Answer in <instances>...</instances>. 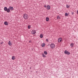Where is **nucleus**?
Masks as SVG:
<instances>
[{
	"instance_id": "nucleus-1",
	"label": "nucleus",
	"mask_w": 78,
	"mask_h": 78,
	"mask_svg": "<svg viewBox=\"0 0 78 78\" xmlns=\"http://www.w3.org/2000/svg\"><path fill=\"white\" fill-rule=\"evenodd\" d=\"M10 9L11 11H12L13 10V9H14V8L13 7H11V6H9V8L8 9L6 7H5L4 8V11H6L8 13L10 12Z\"/></svg>"
},
{
	"instance_id": "nucleus-2",
	"label": "nucleus",
	"mask_w": 78,
	"mask_h": 78,
	"mask_svg": "<svg viewBox=\"0 0 78 78\" xmlns=\"http://www.w3.org/2000/svg\"><path fill=\"white\" fill-rule=\"evenodd\" d=\"M23 17L24 18V19H28V15L26 13H25L23 15Z\"/></svg>"
},
{
	"instance_id": "nucleus-3",
	"label": "nucleus",
	"mask_w": 78,
	"mask_h": 78,
	"mask_svg": "<svg viewBox=\"0 0 78 78\" xmlns=\"http://www.w3.org/2000/svg\"><path fill=\"white\" fill-rule=\"evenodd\" d=\"M51 47V48H52V49H53L55 47V44L53 43H52L50 45Z\"/></svg>"
},
{
	"instance_id": "nucleus-4",
	"label": "nucleus",
	"mask_w": 78,
	"mask_h": 78,
	"mask_svg": "<svg viewBox=\"0 0 78 78\" xmlns=\"http://www.w3.org/2000/svg\"><path fill=\"white\" fill-rule=\"evenodd\" d=\"M31 33L32 34H34L36 33V32L35 30H33L31 31Z\"/></svg>"
},
{
	"instance_id": "nucleus-5",
	"label": "nucleus",
	"mask_w": 78,
	"mask_h": 78,
	"mask_svg": "<svg viewBox=\"0 0 78 78\" xmlns=\"http://www.w3.org/2000/svg\"><path fill=\"white\" fill-rule=\"evenodd\" d=\"M62 41V38H59L58 39V42H61Z\"/></svg>"
},
{
	"instance_id": "nucleus-6",
	"label": "nucleus",
	"mask_w": 78,
	"mask_h": 78,
	"mask_svg": "<svg viewBox=\"0 0 78 78\" xmlns=\"http://www.w3.org/2000/svg\"><path fill=\"white\" fill-rule=\"evenodd\" d=\"M4 24L5 25H8V23L7 21H5L4 23Z\"/></svg>"
},
{
	"instance_id": "nucleus-7",
	"label": "nucleus",
	"mask_w": 78,
	"mask_h": 78,
	"mask_svg": "<svg viewBox=\"0 0 78 78\" xmlns=\"http://www.w3.org/2000/svg\"><path fill=\"white\" fill-rule=\"evenodd\" d=\"M47 9H48V10H49V9H50V6L49 5H48L47 6Z\"/></svg>"
},
{
	"instance_id": "nucleus-8",
	"label": "nucleus",
	"mask_w": 78,
	"mask_h": 78,
	"mask_svg": "<svg viewBox=\"0 0 78 78\" xmlns=\"http://www.w3.org/2000/svg\"><path fill=\"white\" fill-rule=\"evenodd\" d=\"M8 44L9 45H10V46H11V45H12V44H11V41H9L8 43Z\"/></svg>"
},
{
	"instance_id": "nucleus-9",
	"label": "nucleus",
	"mask_w": 78,
	"mask_h": 78,
	"mask_svg": "<svg viewBox=\"0 0 78 78\" xmlns=\"http://www.w3.org/2000/svg\"><path fill=\"white\" fill-rule=\"evenodd\" d=\"M64 53L65 54H66V55L69 54V52L66 50L65 51Z\"/></svg>"
},
{
	"instance_id": "nucleus-10",
	"label": "nucleus",
	"mask_w": 78,
	"mask_h": 78,
	"mask_svg": "<svg viewBox=\"0 0 78 78\" xmlns=\"http://www.w3.org/2000/svg\"><path fill=\"white\" fill-rule=\"evenodd\" d=\"M46 20L47 22H48L49 20V18L48 17H46Z\"/></svg>"
},
{
	"instance_id": "nucleus-11",
	"label": "nucleus",
	"mask_w": 78,
	"mask_h": 78,
	"mask_svg": "<svg viewBox=\"0 0 78 78\" xmlns=\"http://www.w3.org/2000/svg\"><path fill=\"white\" fill-rule=\"evenodd\" d=\"M45 44L44 43L42 44H41V46L42 47H45Z\"/></svg>"
},
{
	"instance_id": "nucleus-12",
	"label": "nucleus",
	"mask_w": 78,
	"mask_h": 78,
	"mask_svg": "<svg viewBox=\"0 0 78 78\" xmlns=\"http://www.w3.org/2000/svg\"><path fill=\"white\" fill-rule=\"evenodd\" d=\"M12 60H14V59H15V56H12Z\"/></svg>"
},
{
	"instance_id": "nucleus-13",
	"label": "nucleus",
	"mask_w": 78,
	"mask_h": 78,
	"mask_svg": "<svg viewBox=\"0 0 78 78\" xmlns=\"http://www.w3.org/2000/svg\"><path fill=\"white\" fill-rule=\"evenodd\" d=\"M69 13H65V17H67V16H69Z\"/></svg>"
},
{
	"instance_id": "nucleus-14",
	"label": "nucleus",
	"mask_w": 78,
	"mask_h": 78,
	"mask_svg": "<svg viewBox=\"0 0 78 78\" xmlns=\"http://www.w3.org/2000/svg\"><path fill=\"white\" fill-rule=\"evenodd\" d=\"M42 55L44 58H45L46 57V56L44 55V54L42 53Z\"/></svg>"
},
{
	"instance_id": "nucleus-15",
	"label": "nucleus",
	"mask_w": 78,
	"mask_h": 78,
	"mask_svg": "<svg viewBox=\"0 0 78 78\" xmlns=\"http://www.w3.org/2000/svg\"><path fill=\"white\" fill-rule=\"evenodd\" d=\"M71 47H73V43H71L70 44Z\"/></svg>"
},
{
	"instance_id": "nucleus-16",
	"label": "nucleus",
	"mask_w": 78,
	"mask_h": 78,
	"mask_svg": "<svg viewBox=\"0 0 78 78\" xmlns=\"http://www.w3.org/2000/svg\"><path fill=\"white\" fill-rule=\"evenodd\" d=\"M44 53L45 55H47V52L46 51H44Z\"/></svg>"
},
{
	"instance_id": "nucleus-17",
	"label": "nucleus",
	"mask_w": 78,
	"mask_h": 78,
	"mask_svg": "<svg viewBox=\"0 0 78 78\" xmlns=\"http://www.w3.org/2000/svg\"><path fill=\"white\" fill-rule=\"evenodd\" d=\"M57 19H61V17L59 16H58L57 17Z\"/></svg>"
},
{
	"instance_id": "nucleus-18",
	"label": "nucleus",
	"mask_w": 78,
	"mask_h": 78,
	"mask_svg": "<svg viewBox=\"0 0 78 78\" xmlns=\"http://www.w3.org/2000/svg\"><path fill=\"white\" fill-rule=\"evenodd\" d=\"M40 37L41 38H42V37H43V35H42V34H41L40 35Z\"/></svg>"
},
{
	"instance_id": "nucleus-19",
	"label": "nucleus",
	"mask_w": 78,
	"mask_h": 78,
	"mask_svg": "<svg viewBox=\"0 0 78 78\" xmlns=\"http://www.w3.org/2000/svg\"><path fill=\"white\" fill-rule=\"evenodd\" d=\"M28 29H30V28H31V26H30V25L28 26Z\"/></svg>"
},
{
	"instance_id": "nucleus-20",
	"label": "nucleus",
	"mask_w": 78,
	"mask_h": 78,
	"mask_svg": "<svg viewBox=\"0 0 78 78\" xmlns=\"http://www.w3.org/2000/svg\"><path fill=\"white\" fill-rule=\"evenodd\" d=\"M46 41L47 42H48V39H46Z\"/></svg>"
},
{
	"instance_id": "nucleus-21",
	"label": "nucleus",
	"mask_w": 78,
	"mask_h": 78,
	"mask_svg": "<svg viewBox=\"0 0 78 78\" xmlns=\"http://www.w3.org/2000/svg\"><path fill=\"white\" fill-rule=\"evenodd\" d=\"M66 8H69V6H67V5H66Z\"/></svg>"
},
{
	"instance_id": "nucleus-22",
	"label": "nucleus",
	"mask_w": 78,
	"mask_h": 78,
	"mask_svg": "<svg viewBox=\"0 0 78 78\" xmlns=\"http://www.w3.org/2000/svg\"><path fill=\"white\" fill-rule=\"evenodd\" d=\"M72 14L73 15L74 14V13L73 12H72Z\"/></svg>"
},
{
	"instance_id": "nucleus-23",
	"label": "nucleus",
	"mask_w": 78,
	"mask_h": 78,
	"mask_svg": "<svg viewBox=\"0 0 78 78\" xmlns=\"http://www.w3.org/2000/svg\"><path fill=\"white\" fill-rule=\"evenodd\" d=\"M46 7H47V6H46L45 5H44V7L46 8Z\"/></svg>"
},
{
	"instance_id": "nucleus-24",
	"label": "nucleus",
	"mask_w": 78,
	"mask_h": 78,
	"mask_svg": "<svg viewBox=\"0 0 78 78\" xmlns=\"http://www.w3.org/2000/svg\"><path fill=\"white\" fill-rule=\"evenodd\" d=\"M3 43V42H2L1 43V44H2Z\"/></svg>"
},
{
	"instance_id": "nucleus-25",
	"label": "nucleus",
	"mask_w": 78,
	"mask_h": 78,
	"mask_svg": "<svg viewBox=\"0 0 78 78\" xmlns=\"http://www.w3.org/2000/svg\"><path fill=\"white\" fill-rule=\"evenodd\" d=\"M69 55H70V52H69Z\"/></svg>"
},
{
	"instance_id": "nucleus-26",
	"label": "nucleus",
	"mask_w": 78,
	"mask_h": 78,
	"mask_svg": "<svg viewBox=\"0 0 78 78\" xmlns=\"http://www.w3.org/2000/svg\"><path fill=\"white\" fill-rule=\"evenodd\" d=\"M69 6H70V5H69Z\"/></svg>"
}]
</instances>
